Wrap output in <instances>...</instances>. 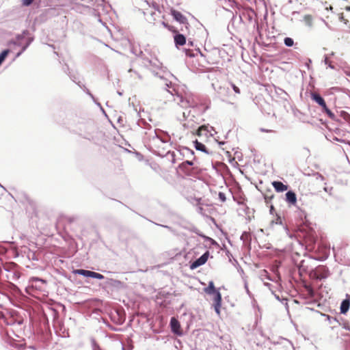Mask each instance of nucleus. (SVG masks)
<instances>
[{"mask_svg":"<svg viewBox=\"0 0 350 350\" xmlns=\"http://www.w3.org/2000/svg\"><path fill=\"white\" fill-rule=\"evenodd\" d=\"M299 237L303 239L306 247L308 250H312L314 249L317 241V234L314 230L308 227L303 228V229L300 230Z\"/></svg>","mask_w":350,"mask_h":350,"instance_id":"obj_1","label":"nucleus"},{"mask_svg":"<svg viewBox=\"0 0 350 350\" xmlns=\"http://www.w3.org/2000/svg\"><path fill=\"white\" fill-rule=\"evenodd\" d=\"M311 98L322 107V111L327 114L331 119L335 118L334 113L327 108L324 99L317 93L312 92Z\"/></svg>","mask_w":350,"mask_h":350,"instance_id":"obj_2","label":"nucleus"},{"mask_svg":"<svg viewBox=\"0 0 350 350\" xmlns=\"http://www.w3.org/2000/svg\"><path fill=\"white\" fill-rule=\"evenodd\" d=\"M193 163L192 161H186L180 163L178 166L180 170L187 176H194L198 173V169L193 167Z\"/></svg>","mask_w":350,"mask_h":350,"instance_id":"obj_3","label":"nucleus"},{"mask_svg":"<svg viewBox=\"0 0 350 350\" xmlns=\"http://www.w3.org/2000/svg\"><path fill=\"white\" fill-rule=\"evenodd\" d=\"M329 275V271L328 268L324 265L318 266L310 273L311 277L319 280L327 278Z\"/></svg>","mask_w":350,"mask_h":350,"instance_id":"obj_4","label":"nucleus"},{"mask_svg":"<svg viewBox=\"0 0 350 350\" xmlns=\"http://www.w3.org/2000/svg\"><path fill=\"white\" fill-rule=\"evenodd\" d=\"M74 273L76 274L81 275L85 277H90L93 278H96L99 280H102L104 278V276L97 272L89 271V270H85V269H77L74 271Z\"/></svg>","mask_w":350,"mask_h":350,"instance_id":"obj_5","label":"nucleus"},{"mask_svg":"<svg viewBox=\"0 0 350 350\" xmlns=\"http://www.w3.org/2000/svg\"><path fill=\"white\" fill-rule=\"evenodd\" d=\"M209 256V252L207 251L203 255H202L199 258L193 261L190 265V269H195L198 268V267L205 264L206 261L208 260Z\"/></svg>","mask_w":350,"mask_h":350,"instance_id":"obj_6","label":"nucleus"},{"mask_svg":"<svg viewBox=\"0 0 350 350\" xmlns=\"http://www.w3.org/2000/svg\"><path fill=\"white\" fill-rule=\"evenodd\" d=\"M213 295H215L213 297V302H214L213 306H214V308H215V312L217 313V314L218 316H220V314H221L220 308L221 306V301H222L221 295L219 291L217 292H216L215 293H214Z\"/></svg>","mask_w":350,"mask_h":350,"instance_id":"obj_7","label":"nucleus"},{"mask_svg":"<svg viewBox=\"0 0 350 350\" xmlns=\"http://www.w3.org/2000/svg\"><path fill=\"white\" fill-rule=\"evenodd\" d=\"M170 14L177 22L182 24H187V18L179 11L176 10L174 8L170 10Z\"/></svg>","mask_w":350,"mask_h":350,"instance_id":"obj_8","label":"nucleus"},{"mask_svg":"<svg viewBox=\"0 0 350 350\" xmlns=\"http://www.w3.org/2000/svg\"><path fill=\"white\" fill-rule=\"evenodd\" d=\"M272 185L278 192H283L288 189V186L280 181H273Z\"/></svg>","mask_w":350,"mask_h":350,"instance_id":"obj_9","label":"nucleus"},{"mask_svg":"<svg viewBox=\"0 0 350 350\" xmlns=\"http://www.w3.org/2000/svg\"><path fill=\"white\" fill-rule=\"evenodd\" d=\"M286 200L288 203L295 205L297 202L296 194L293 191H288L286 193Z\"/></svg>","mask_w":350,"mask_h":350,"instance_id":"obj_10","label":"nucleus"},{"mask_svg":"<svg viewBox=\"0 0 350 350\" xmlns=\"http://www.w3.org/2000/svg\"><path fill=\"white\" fill-rule=\"evenodd\" d=\"M174 42L176 45L183 46L186 43V38L180 33H177L174 36Z\"/></svg>","mask_w":350,"mask_h":350,"instance_id":"obj_11","label":"nucleus"},{"mask_svg":"<svg viewBox=\"0 0 350 350\" xmlns=\"http://www.w3.org/2000/svg\"><path fill=\"white\" fill-rule=\"evenodd\" d=\"M204 291L208 295H212L218 291L215 287L214 282L213 281H210L208 282V286L204 289Z\"/></svg>","mask_w":350,"mask_h":350,"instance_id":"obj_12","label":"nucleus"},{"mask_svg":"<svg viewBox=\"0 0 350 350\" xmlns=\"http://www.w3.org/2000/svg\"><path fill=\"white\" fill-rule=\"evenodd\" d=\"M350 301L349 299H345L342 301L340 305V312L345 314L349 309Z\"/></svg>","mask_w":350,"mask_h":350,"instance_id":"obj_13","label":"nucleus"},{"mask_svg":"<svg viewBox=\"0 0 350 350\" xmlns=\"http://www.w3.org/2000/svg\"><path fill=\"white\" fill-rule=\"evenodd\" d=\"M170 325L172 331L175 333H177L178 329L180 328L179 322L174 317H172L170 321Z\"/></svg>","mask_w":350,"mask_h":350,"instance_id":"obj_14","label":"nucleus"},{"mask_svg":"<svg viewBox=\"0 0 350 350\" xmlns=\"http://www.w3.org/2000/svg\"><path fill=\"white\" fill-rule=\"evenodd\" d=\"M107 285L117 286L121 284V282L114 279H109L107 282Z\"/></svg>","mask_w":350,"mask_h":350,"instance_id":"obj_15","label":"nucleus"},{"mask_svg":"<svg viewBox=\"0 0 350 350\" xmlns=\"http://www.w3.org/2000/svg\"><path fill=\"white\" fill-rule=\"evenodd\" d=\"M304 21L306 25L311 27L312 25V17L311 15H306L304 17Z\"/></svg>","mask_w":350,"mask_h":350,"instance_id":"obj_16","label":"nucleus"},{"mask_svg":"<svg viewBox=\"0 0 350 350\" xmlns=\"http://www.w3.org/2000/svg\"><path fill=\"white\" fill-rule=\"evenodd\" d=\"M9 53L10 51L8 49L4 50L1 52V53L0 54V65L5 60Z\"/></svg>","mask_w":350,"mask_h":350,"instance_id":"obj_17","label":"nucleus"},{"mask_svg":"<svg viewBox=\"0 0 350 350\" xmlns=\"http://www.w3.org/2000/svg\"><path fill=\"white\" fill-rule=\"evenodd\" d=\"M195 147L198 150L206 152V146L203 144L198 142V141H196Z\"/></svg>","mask_w":350,"mask_h":350,"instance_id":"obj_18","label":"nucleus"},{"mask_svg":"<svg viewBox=\"0 0 350 350\" xmlns=\"http://www.w3.org/2000/svg\"><path fill=\"white\" fill-rule=\"evenodd\" d=\"M284 42L285 45L287 46H292L294 44L293 40L292 38H288V37L284 38Z\"/></svg>","mask_w":350,"mask_h":350,"instance_id":"obj_19","label":"nucleus"},{"mask_svg":"<svg viewBox=\"0 0 350 350\" xmlns=\"http://www.w3.org/2000/svg\"><path fill=\"white\" fill-rule=\"evenodd\" d=\"M207 130L204 126H201L196 131V135L198 136H201L203 135V132H206Z\"/></svg>","mask_w":350,"mask_h":350,"instance_id":"obj_20","label":"nucleus"},{"mask_svg":"<svg viewBox=\"0 0 350 350\" xmlns=\"http://www.w3.org/2000/svg\"><path fill=\"white\" fill-rule=\"evenodd\" d=\"M272 223H275V224H282V219L280 216L278 215H276V218L272 221Z\"/></svg>","mask_w":350,"mask_h":350,"instance_id":"obj_21","label":"nucleus"},{"mask_svg":"<svg viewBox=\"0 0 350 350\" xmlns=\"http://www.w3.org/2000/svg\"><path fill=\"white\" fill-rule=\"evenodd\" d=\"M231 86H232L233 90L235 92V93H237V94L241 93L240 89L236 85L231 83Z\"/></svg>","mask_w":350,"mask_h":350,"instance_id":"obj_22","label":"nucleus"},{"mask_svg":"<svg viewBox=\"0 0 350 350\" xmlns=\"http://www.w3.org/2000/svg\"><path fill=\"white\" fill-rule=\"evenodd\" d=\"M33 2V0H23L22 3L23 5L28 6L31 5Z\"/></svg>","mask_w":350,"mask_h":350,"instance_id":"obj_23","label":"nucleus"},{"mask_svg":"<svg viewBox=\"0 0 350 350\" xmlns=\"http://www.w3.org/2000/svg\"><path fill=\"white\" fill-rule=\"evenodd\" d=\"M219 199L221 200V202H225L226 201V196H225V194L224 193L219 192Z\"/></svg>","mask_w":350,"mask_h":350,"instance_id":"obj_24","label":"nucleus"},{"mask_svg":"<svg viewBox=\"0 0 350 350\" xmlns=\"http://www.w3.org/2000/svg\"><path fill=\"white\" fill-rule=\"evenodd\" d=\"M273 198V195H271V196H268L267 195L265 196V202L267 203H269L272 200Z\"/></svg>","mask_w":350,"mask_h":350,"instance_id":"obj_25","label":"nucleus"},{"mask_svg":"<svg viewBox=\"0 0 350 350\" xmlns=\"http://www.w3.org/2000/svg\"><path fill=\"white\" fill-rule=\"evenodd\" d=\"M168 30H170V31L173 32V33H175L177 34L178 33V31L177 29L174 27V26H172L170 25V28L168 29Z\"/></svg>","mask_w":350,"mask_h":350,"instance_id":"obj_26","label":"nucleus"},{"mask_svg":"<svg viewBox=\"0 0 350 350\" xmlns=\"http://www.w3.org/2000/svg\"><path fill=\"white\" fill-rule=\"evenodd\" d=\"M306 288L310 296H313V290L310 286H306Z\"/></svg>","mask_w":350,"mask_h":350,"instance_id":"obj_27","label":"nucleus"},{"mask_svg":"<svg viewBox=\"0 0 350 350\" xmlns=\"http://www.w3.org/2000/svg\"><path fill=\"white\" fill-rule=\"evenodd\" d=\"M274 211H275L274 206L273 205H271V206H270V213L271 214H273Z\"/></svg>","mask_w":350,"mask_h":350,"instance_id":"obj_28","label":"nucleus"},{"mask_svg":"<svg viewBox=\"0 0 350 350\" xmlns=\"http://www.w3.org/2000/svg\"><path fill=\"white\" fill-rule=\"evenodd\" d=\"M162 24H163V25L165 28H167V29H168L170 28V25H168L167 23H165V22H163V23H162Z\"/></svg>","mask_w":350,"mask_h":350,"instance_id":"obj_29","label":"nucleus"},{"mask_svg":"<svg viewBox=\"0 0 350 350\" xmlns=\"http://www.w3.org/2000/svg\"><path fill=\"white\" fill-rule=\"evenodd\" d=\"M347 10L350 11V7H347Z\"/></svg>","mask_w":350,"mask_h":350,"instance_id":"obj_30","label":"nucleus"}]
</instances>
